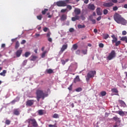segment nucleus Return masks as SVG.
<instances>
[{
    "instance_id": "nucleus-1",
    "label": "nucleus",
    "mask_w": 127,
    "mask_h": 127,
    "mask_svg": "<svg viewBox=\"0 0 127 127\" xmlns=\"http://www.w3.org/2000/svg\"><path fill=\"white\" fill-rule=\"evenodd\" d=\"M114 20L119 24H122V25H127V20L123 18L120 14L115 13L114 15Z\"/></svg>"
},
{
    "instance_id": "nucleus-2",
    "label": "nucleus",
    "mask_w": 127,
    "mask_h": 127,
    "mask_svg": "<svg viewBox=\"0 0 127 127\" xmlns=\"http://www.w3.org/2000/svg\"><path fill=\"white\" fill-rule=\"evenodd\" d=\"M36 99L38 102L40 101V99H42L44 100L46 98V97H48V93H45L43 92V91L41 89H37L36 92Z\"/></svg>"
},
{
    "instance_id": "nucleus-3",
    "label": "nucleus",
    "mask_w": 127,
    "mask_h": 127,
    "mask_svg": "<svg viewBox=\"0 0 127 127\" xmlns=\"http://www.w3.org/2000/svg\"><path fill=\"white\" fill-rule=\"evenodd\" d=\"M116 56H117V54L116 53V51L115 50H112L110 53L109 54L108 57H107V60H113L114 58H116Z\"/></svg>"
},
{
    "instance_id": "nucleus-4",
    "label": "nucleus",
    "mask_w": 127,
    "mask_h": 127,
    "mask_svg": "<svg viewBox=\"0 0 127 127\" xmlns=\"http://www.w3.org/2000/svg\"><path fill=\"white\" fill-rule=\"evenodd\" d=\"M95 75H96V71H90L87 74V77H86V81L87 82H89L90 80V79L91 78H93L94 77Z\"/></svg>"
},
{
    "instance_id": "nucleus-5",
    "label": "nucleus",
    "mask_w": 127,
    "mask_h": 127,
    "mask_svg": "<svg viewBox=\"0 0 127 127\" xmlns=\"http://www.w3.org/2000/svg\"><path fill=\"white\" fill-rule=\"evenodd\" d=\"M28 123L29 124H31L33 127H38V124H37V122H36V120L34 119H28Z\"/></svg>"
},
{
    "instance_id": "nucleus-6",
    "label": "nucleus",
    "mask_w": 127,
    "mask_h": 127,
    "mask_svg": "<svg viewBox=\"0 0 127 127\" xmlns=\"http://www.w3.org/2000/svg\"><path fill=\"white\" fill-rule=\"evenodd\" d=\"M35 101H36L34 100H28L26 102V106H27V107H31Z\"/></svg>"
},
{
    "instance_id": "nucleus-7",
    "label": "nucleus",
    "mask_w": 127,
    "mask_h": 127,
    "mask_svg": "<svg viewBox=\"0 0 127 127\" xmlns=\"http://www.w3.org/2000/svg\"><path fill=\"white\" fill-rule=\"evenodd\" d=\"M56 4L58 6H66V3L64 1H57Z\"/></svg>"
},
{
    "instance_id": "nucleus-8",
    "label": "nucleus",
    "mask_w": 127,
    "mask_h": 127,
    "mask_svg": "<svg viewBox=\"0 0 127 127\" xmlns=\"http://www.w3.org/2000/svg\"><path fill=\"white\" fill-rule=\"evenodd\" d=\"M22 54V49L21 48H20L19 50H18L16 52V57H20V55Z\"/></svg>"
},
{
    "instance_id": "nucleus-9",
    "label": "nucleus",
    "mask_w": 127,
    "mask_h": 127,
    "mask_svg": "<svg viewBox=\"0 0 127 127\" xmlns=\"http://www.w3.org/2000/svg\"><path fill=\"white\" fill-rule=\"evenodd\" d=\"M103 5L104 6H106V7H110V6H113L114 5V3H113L112 2L104 3L103 4Z\"/></svg>"
},
{
    "instance_id": "nucleus-10",
    "label": "nucleus",
    "mask_w": 127,
    "mask_h": 127,
    "mask_svg": "<svg viewBox=\"0 0 127 127\" xmlns=\"http://www.w3.org/2000/svg\"><path fill=\"white\" fill-rule=\"evenodd\" d=\"M118 102L121 105L122 107H123V108H126L127 107V105L124 101L122 100H118Z\"/></svg>"
},
{
    "instance_id": "nucleus-11",
    "label": "nucleus",
    "mask_w": 127,
    "mask_h": 127,
    "mask_svg": "<svg viewBox=\"0 0 127 127\" xmlns=\"http://www.w3.org/2000/svg\"><path fill=\"white\" fill-rule=\"evenodd\" d=\"M112 38H113L112 40V43L114 44V43H116L118 41V38L116 37V36L115 35H112L111 36Z\"/></svg>"
},
{
    "instance_id": "nucleus-12",
    "label": "nucleus",
    "mask_w": 127,
    "mask_h": 127,
    "mask_svg": "<svg viewBox=\"0 0 127 127\" xmlns=\"http://www.w3.org/2000/svg\"><path fill=\"white\" fill-rule=\"evenodd\" d=\"M80 19V16L78 15H75L74 17L71 18L72 21H76V20H79Z\"/></svg>"
},
{
    "instance_id": "nucleus-13",
    "label": "nucleus",
    "mask_w": 127,
    "mask_h": 127,
    "mask_svg": "<svg viewBox=\"0 0 127 127\" xmlns=\"http://www.w3.org/2000/svg\"><path fill=\"white\" fill-rule=\"evenodd\" d=\"M81 79H80V77H79V75H77L75 78L73 79V83L76 84L77 82H80Z\"/></svg>"
},
{
    "instance_id": "nucleus-14",
    "label": "nucleus",
    "mask_w": 127,
    "mask_h": 127,
    "mask_svg": "<svg viewBox=\"0 0 127 127\" xmlns=\"http://www.w3.org/2000/svg\"><path fill=\"white\" fill-rule=\"evenodd\" d=\"M67 47H68V45H64L61 49V52H64L66 49H67Z\"/></svg>"
},
{
    "instance_id": "nucleus-15",
    "label": "nucleus",
    "mask_w": 127,
    "mask_h": 127,
    "mask_svg": "<svg viewBox=\"0 0 127 127\" xmlns=\"http://www.w3.org/2000/svg\"><path fill=\"white\" fill-rule=\"evenodd\" d=\"M61 21H64V20H66L67 19V15L66 14H63L61 16L60 18Z\"/></svg>"
},
{
    "instance_id": "nucleus-16",
    "label": "nucleus",
    "mask_w": 127,
    "mask_h": 127,
    "mask_svg": "<svg viewBox=\"0 0 127 127\" xmlns=\"http://www.w3.org/2000/svg\"><path fill=\"white\" fill-rule=\"evenodd\" d=\"M95 5L93 4H89L88 6V8L90 10H95Z\"/></svg>"
},
{
    "instance_id": "nucleus-17",
    "label": "nucleus",
    "mask_w": 127,
    "mask_h": 127,
    "mask_svg": "<svg viewBox=\"0 0 127 127\" xmlns=\"http://www.w3.org/2000/svg\"><path fill=\"white\" fill-rule=\"evenodd\" d=\"M74 13L76 14V15H79V14L81 13V10L79 8H75L74 9Z\"/></svg>"
},
{
    "instance_id": "nucleus-18",
    "label": "nucleus",
    "mask_w": 127,
    "mask_h": 127,
    "mask_svg": "<svg viewBox=\"0 0 127 127\" xmlns=\"http://www.w3.org/2000/svg\"><path fill=\"white\" fill-rule=\"evenodd\" d=\"M113 120L116 122V123H121V119L118 117V116H116L113 118Z\"/></svg>"
},
{
    "instance_id": "nucleus-19",
    "label": "nucleus",
    "mask_w": 127,
    "mask_h": 127,
    "mask_svg": "<svg viewBox=\"0 0 127 127\" xmlns=\"http://www.w3.org/2000/svg\"><path fill=\"white\" fill-rule=\"evenodd\" d=\"M13 114L14 115H15V116H19L20 113H19L18 109H14L13 110Z\"/></svg>"
},
{
    "instance_id": "nucleus-20",
    "label": "nucleus",
    "mask_w": 127,
    "mask_h": 127,
    "mask_svg": "<svg viewBox=\"0 0 127 127\" xmlns=\"http://www.w3.org/2000/svg\"><path fill=\"white\" fill-rule=\"evenodd\" d=\"M46 72L47 74H52L54 73V71H53V70L51 68L46 69Z\"/></svg>"
},
{
    "instance_id": "nucleus-21",
    "label": "nucleus",
    "mask_w": 127,
    "mask_h": 127,
    "mask_svg": "<svg viewBox=\"0 0 127 127\" xmlns=\"http://www.w3.org/2000/svg\"><path fill=\"white\" fill-rule=\"evenodd\" d=\"M117 114H119V115H120V116H122V117H124V116H126V114L125 113V112H124V111H118Z\"/></svg>"
},
{
    "instance_id": "nucleus-22",
    "label": "nucleus",
    "mask_w": 127,
    "mask_h": 127,
    "mask_svg": "<svg viewBox=\"0 0 127 127\" xmlns=\"http://www.w3.org/2000/svg\"><path fill=\"white\" fill-rule=\"evenodd\" d=\"M18 101H19V97H17L16 99H14L11 102V104H15V103H16V102H18Z\"/></svg>"
},
{
    "instance_id": "nucleus-23",
    "label": "nucleus",
    "mask_w": 127,
    "mask_h": 127,
    "mask_svg": "<svg viewBox=\"0 0 127 127\" xmlns=\"http://www.w3.org/2000/svg\"><path fill=\"white\" fill-rule=\"evenodd\" d=\"M96 12L98 15H102V13L101 12V10L100 9V8H97Z\"/></svg>"
},
{
    "instance_id": "nucleus-24",
    "label": "nucleus",
    "mask_w": 127,
    "mask_h": 127,
    "mask_svg": "<svg viewBox=\"0 0 127 127\" xmlns=\"http://www.w3.org/2000/svg\"><path fill=\"white\" fill-rule=\"evenodd\" d=\"M31 61H35V60H36L37 57L36 56H32L31 57Z\"/></svg>"
},
{
    "instance_id": "nucleus-25",
    "label": "nucleus",
    "mask_w": 127,
    "mask_h": 127,
    "mask_svg": "<svg viewBox=\"0 0 127 127\" xmlns=\"http://www.w3.org/2000/svg\"><path fill=\"white\" fill-rule=\"evenodd\" d=\"M38 113L39 116H42V115H44V113L43 112V110H38Z\"/></svg>"
},
{
    "instance_id": "nucleus-26",
    "label": "nucleus",
    "mask_w": 127,
    "mask_h": 127,
    "mask_svg": "<svg viewBox=\"0 0 127 127\" xmlns=\"http://www.w3.org/2000/svg\"><path fill=\"white\" fill-rule=\"evenodd\" d=\"M5 74H6V71L5 70H3L2 72L0 73V75L1 76H3V77L5 76Z\"/></svg>"
},
{
    "instance_id": "nucleus-27",
    "label": "nucleus",
    "mask_w": 127,
    "mask_h": 127,
    "mask_svg": "<svg viewBox=\"0 0 127 127\" xmlns=\"http://www.w3.org/2000/svg\"><path fill=\"white\" fill-rule=\"evenodd\" d=\"M77 27L79 29L85 28L86 27V26L85 25L78 24Z\"/></svg>"
},
{
    "instance_id": "nucleus-28",
    "label": "nucleus",
    "mask_w": 127,
    "mask_h": 127,
    "mask_svg": "<svg viewBox=\"0 0 127 127\" xmlns=\"http://www.w3.org/2000/svg\"><path fill=\"white\" fill-rule=\"evenodd\" d=\"M47 11H48V9L47 8H45L44 10L42 11V14L44 15V14H46V12H47Z\"/></svg>"
},
{
    "instance_id": "nucleus-29",
    "label": "nucleus",
    "mask_w": 127,
    "mask_h": 127,
    "mask_svg": "<svg viewBox=\"0 0 127 127\" xmlns=\"http://www.w3.org/2000/svg\"><path fill=\"white\" fill-rule=\"evenodd\" d=\"M19 42L18 41H17L16 42V44H15V49H17V48H18V47H19Z\"/></svg>"
},
{
    "instance_id": "nucleus-30",
    "label": "nucleus",
    "mask_w": 127,
    "mask_h": 127,
    "mask_svg": "<svg viewBox=\"0 0 127 127\" xmlns=\"http://www.w3.org/2000/svg\"><path fill=\"white\" fill-rule=\"evenodd\" d=\"M111 91L113 92V93H119V91H118V89L117 88H113L111 90Z\"/></svg>"
},
{
    "instance_id": "nucleus-31",
    "label": "nucleus",
    "mask_w": 127,
    "mask_h": 127,
    "mask_svg": "<svg viewBox=\"0 0 127 127\" xmlns=\"http://www.w3.org/2000/svg\"><path fill=\"white\" fill-rule=\"evenodd\" d=\"M72 48L74 50H77V49L78 48V45H77V44H74L72 46Z\"/></svg>"
},
{
    "instance_id": "nucleus-32",
    "label": "nucleus",
    "mask_w": 127,
    "mask_h": 127,
    "mask_svg": "<svg viewBox=\"0 0 127 127\" xmlns=\"http://www.w3.org/2000/svg\"><path fill=\"white\" fill-rule=\"evenodd\" d=\"M90 21H92L93 24H96V20L92 19L91 17L89 18Z\"/></svg>"
},
{
    "instance_id": "nucleus-33",
    "label": "nucleus",
    "mask_w": 127,
    "mask_h": 127,
    "mask_svg": "<svg viewBox=\"0 0 127 127\" xmlns=\"http://www.w3.org/2000/svg\"><path fill=\"white\" fill-rule=\"evenodd\" d=\"M53 118L54 119H59V115H58V114H55L53 116Z\"/></svg>"
},
{
    "instance_id": "nucleus-34",
    "label": "nucleus",
    "mask_w": 127,
    "mask_h": 127,
    "mask_svg": "<svg viewBox=\"0 0 127 127\" xmlns=\"http://www.w3.org/2000/svg\"><path fill=\"white\" fill-rule=\"evenodd\" d=\"M30 54H31V53L29 52H26L24 55L25 57H26V58L28 57V56H29V55H30Z\"/></svg>"
},
{
    "instance_id": "nucleus-35",
    "label": "nucleus",
    "mask_w": 127,
    "mask_h": 127,
    "mask_svg": "<svg viewBox=\"0 0 127 127\" xmlns=\"http://www.w3.org/2000/svg\"><path fill=\"white\" fill-rule=\"evenodd\" d=\"M47 53V51H44L42 54L41 57L42 58H44L45 57L46 54Z\"/></svg>"
},
{
    "instance_id": "nucleus-36",
    "label": "nucleus",
    "mask_w": 127,
    "mask_h": 127,
    "mask_svg": "<svg viewBox=\"0 0 127 127\" xmlns=\"http://www.w3.org/2000/svg\"><path fill=\"white\" fill-rule=\"evenodd\" d=\"M101 95L102 97L105 96L106 95H107V92L106 91H102L101 92Z\"/></svg>"
},
{
    "instance_id": "nucleus-37",
    "label": "nucleus",
    "mask_w": 127,
    "mask_h": 127,
    "mask_svg": "<svg viewBox=\"0 0 127 127\" xmlns=\"http://www.w3.org/2000/svg\"><path fill=\"white\" fill-rule=\"evenodd\" d=\"M120 44H121V41H117L116 43H115V46H119L120 45Z\"/></svg>"
},
{
    "instance_id": "nucleus-38",
    "label": "nucleus",
    "mask_w": 127,
    "mask_h": 127,
    "mask_svg": "<svg viewBox=\"0 0 127 127\" xmlns=\"http://www.w3.org/2000/svg\"><path fill=\"white\" fill-rule=\"evenodd\" d=\"M104 39H108L109 38V34H106L103 36Z\"/></svg>"
},
{
    "instance_id": "nucleus-39",
    "label": "nucleus",
    "mask_w": 127,
    "mask_h": 127,
    "mask_svg": "<svg viewBox=\"0 0 127 127\" xmlns=\"http://www.w3.org/2000/svg\"><path fill=\"white\" fill-rule=\"evenodd\" d=\"M37 18L39 20H41L42 19V15H40L37 16Z\"/></svg>"
},
{
    "instance_id": "nucleus-40",
    "label": "nucleus",
    "mask_w": 127,
    "mask_h": 127,
    "mask_svg": "<svg viewBox=\"0 0 127 127\" xmlns=\"http://www.w3.org/2000/svg\"><path fill=\"white\" fill-rule=\"evenodd\" d=\"M75 91L76 92H81V91H82V88L81 87L77 88L75 89Z\"/></svg>"
},
{
    "instance_id": "nucleus-41",
    "label": "nucleus",
    "mask_w": 127,
    "mask_h": 127,
    "mask_svg": "<svg viewBox=\"0 0 127 127\" xmlns=\"http://www.w3.org/2000/svg\"><path fill=\"white\" fill-rule=\"evenodd\" d=\"M5 124L6 125H10V121L8 120H6L5 121Z\"/></svg>"
},
{
    "instance_id": "nucleus-42",
    "label": "nucleus",
    "mask_w": 127,
    "mask_h": 127,
    "mask_svg": "<svg viewBox=\"0 0 127 127\" xmlns=\"http://www.w3.org/2000/svg\"><path fill=\"white\" fill-rule=\"evenodd\" d=\"M72 86L73 84H71L69 87H68V90H69V91H72Z\"/></svg>"
},
{
    "instance_id": "nucleus-43",
    "label": "nucleus",
    "mask_w": 127,
    "mask_h": 127,
    "mask_svg": "<svg viewBox=\"0 0 127 127\" xmlns=\"http://www.w3.org/2000/svg\"><path fill=\"white\" fill-rule=\"evenodd\" d=\"M99 46L100 48H103L104 47V44L100 43L99 44Z\"/></svg>"
},
{
    "instance_id": "nucleus-44",
    "label": "nucleus",
    "mask_w": 127,
    "mask_h": 127,
    "mask_svg": "<svg viewBox=\"0 0 127 127\" xmlns=\"http://www.w3.org/2000/svg\"><path fill=\"white\" fill-rule=\"evenodd\" d=\"M61 62H62V64H63V65H65V64H66V62L64 60H62L61 61Z\"/></svg>"
},
{
    "instance_id": "nucleus-45",
    "label": "nucleus",
    "mask_w": 127,
    "mask_h": 127,
    "mask_svg": "<svg viewBox=\"0 0 127 127\" xmlns=\"http://www.w3.org/2000/svg\"><path fill=\"white\" fill-rule=\"evenodd\" d=\"M82 52L83 54H84V55H86V54H87V50H82Z\"/></svg>"
},
{
    "instance_id": "nucleus-46",
    "label": "nucleus",
    "mask_w": 127,
    "mask_h": 127,
    "mask_svg": "<svg viewBox=\"0 0 127 127\" xmlns=\"http://www.w3.org/2000/svg\"><path fill=\"white\" fill-rule=\"evenodd\" d=\"M118 6H115L114 7H113V10L114 11H116V10H118Z\"/></svg>"
},
{
    "instance_id": "nucleus-47",
    "label": "nucleus",
    "mask_w": 127,
    "mask_h": 127,
    "mask_svg": "<svg viewBox=\"0 0 127 127\" xmlns=\"http://www.w3.org/2000/svg\"><path fill=\"white\" fill-rule=\"evenodd\" d=\"M25 43H26V41L25 40H23L21 42V44L23 45V44H25Z\"/></svg>"
},
{
    "instance_id": "nucleus-48",
    "label": "nucleus",
    "mask_w": 127,
    "mask_h": 127,
    "mask_svg": "<svg viewBox=\"0 0 127 127\" xmlns=\"http://www.w3.org/2000/svg\"><path fill=\"white\" fill-rule=\"evenodd\" d=\"M104 14H108V10L104 9L103 11Z\"/></svg>"
},
{
    "instance_id": "nucleus-49",
    "label": "nucleus",
    "mask_w": 127,
    "mask_h": 127,
    "mask_svg": "<svg viewBox=\"0 0 127 127\" xmlns=\"http://www.w3.org/2000/svg\"><path fill=\"white\" fill-rule=\"evenodd\" d=\"M67 8L69 9V10H71V9H72V6L71 5H68L67 6Z\"/></svg>"
},
{
    "instance_id": "nucleus-50",
    "label": "nucleus",
    "mask_w": 127,
    "mask_h": 127,
    "mask_svg": "<svg viewBox=\"0 0 127 127\" xmlns=\"http://www.w3.org/2000/svg\"><path fill=\"white\" fill-rule=\"evenodd\" d=\"M26 63H27V60L24 61V62L23 63V65L24 66H25V65H26Z\"/></svg>"
},
{
    "instance_id": "nucleus-51",
    "label": "nucleus",
    "mask_w": 127,
    "mask_h": 127,
    "mask_svg": "<svg viewBox=\"0 0 127 127\" xmlns=\"http://www.w3.org/2000/svg\"><path fill=\"white\" fill-rule=\"evenodd\" d=\"M50 35H51V33H50V32H49L47 34V37H50Z\"/></svg>"
},
{
    "instance_id": "nucleus-52",
    "label": "nucleus",
    "mask_w": 127,
    "mask_h": 127,
    "mask_svg": "<svg viewBox=\"0 0 127 127\" xmlns=\"http://www.w3.org/2000/svg\"><path fill=\"white\" fill-rule=\"evenodd\" d=\"M47 30H48V28H47V27H45V28L43 29V31H44L45 32H47Z\"/></svg>"
},
{
    "instance_id": "nucleus-53",
    "label": "nucleus",
    "mask_w": 127,
    "mask_h": 127,
    "mask_svg": "<svg viewBox=\"0 0 127 127\" xmlns=\"http://www.w3.org/2000/svg\"><path fill=\"white\" fill-rule=\"evenodd\" d=\"M64 1L65 3V6L67 5V3H69V0H65Z\"/></svg>"
},
{
    "instance_id": "nucleus-54",
    "label": "nucleus",
    "mask_w": 127,
    "mask_h": 127,
    "mask_svg": "<svg viewBox=\"0 0 127 127\" xmlns=\"http://www.w3.org/2000/svg\"><path fill=\"white\" fill-rule=\"evenodd\" d=\"M69 32H74V28H70L69 29Z\"/></svg>"
},
{
    "instance_id": "nucleus-55",
    "label": "nucleus",
    "mask_w": 127,
    "mask_h": 127,
    "mask_svg": "<svg viewBox=\"0 0 127 127\" xmlns=\"http://www.w3.org/2000/svg\"><path fill=\"white\" fill-rule=\"evenodd\" d=\"M111 1L114 3H117L118 2V0H111Z\"/></svg>"
},
{
    "instance_id": "nucleus-56",
    "label": "nucleus",
    "mask_w": 127,
    "mask_h": 127,
    "mask_svg": "<svg viewBox=\"0 0 127 127\" xmlns=\"http://www.w3.org/2000/svg\"><path fill=\"white\" fill-rule=\"evenodd\" d=\"M67 11V9H63L61 10V12H66V11Z\"/></svg>"
},
{
    "instance_id": "nucleus-57",
    "label": "nucleus",
    "mask_w": 127,
    "mask_h": 127,
    "mask_svg": "<svg viewBox=\"0 0 127 127\" xmlns=\"http://www.w3.org/2000/svg\"><path fill=\"white\" fill-rule=\"evenodd\" d=\"M102 18V17H101V16H99L98 18H97V21H100V20H101V19Z\"/></svg>"
},
{
    "instance_id": "nucleus-58",
    "label": "nucleus",
    "mask_w": 127,
    "mask_h": 127,
    "mask_svg": "<svg viewBox=\"0 0 127 127\" xmlns=\"http://www.w3.org/2000/svg\"><path fill=\"white\" fill-rule=\"evenodd\" d=\"M123 35H127V32L126 31H123L122 32Z\"/></svg>"
},
{
    "instance_id": "nucleus-59",
    "label": "nucleus",
    "mask_w": 127,
    "mask_h": 127,
    "mask_svg": "<svg viewBox=\"0 0 127 127\" xmlns=\"http://www.w3.org/2000/svg\"><path fill=\"white\" fill-rule=\"evenodd\" d=\"M49 127H57V126H56V125H49Z\"/></svg>"
},
{
    "instance_id": "nucleus-60",
    "label": "nucleus",
    "mask_w": 127,
    "mask_h": 127,
    "mask_svg": "<svg viewBox=\"0 0 127 127\" xmlns=\"http://www.w3.org/2000/svg\"><path fill=\"white\" fill-rule=\"evenodd\" d=\"M120 125H118V123H116L115 125L113 126V127H119Z\"/></svg>"
},
{
    "instance_id": "nucleus-61",
    "label": "nucleus",
    "mask_w": 127,
    "mask_h": 127,
    "mask_svg": "<svg viewBox=\"0 0 127 127\" xmlns=\"http://www.w3.org/2000/svg\"><path fill=\"white\" fill-rule=\"evenodd\" d=\"M35 36H36V37H39V36H40V34L36 33Z\"/></svg>"
},
{
    "instance_id": "nucleus-62",
    "label": "nucleus",
    "mask_w": 127,
    "mask_h": 127,
    "mask_svg": "<svg viewBox=\"0 0 127 127\" xmlns=\"http://www.w3.org/2000/svg\"><path fill=\"white\" fill-rule=\"evenodd\" d=\"M48 40L49 41V42H52V38H48Z\"/></svg>"
},
{
    "instance_id": "nucleus-63",
    "label": "nucleus",
    "mask_w": 127,
    "mask_h": 127,
    "mask_svg": "<svg viewBox=\"0 0 127 127\" xmlns=\"http://www.w3.org/2000/svg\"><path fill=\"white\" fill-rule=\"evenodd\" d=\"M76 54L79 55L80 54V50H78L76 51Z\"/></svg>"
},
{
    "instance_id": "nucleus-64",
    "label": "nucleus",
    "mask_w": 127,
    "mask_h": 127,
    "mask_svg": "<svg viewBox=\"0 0 127 127\" xmlns=\"http://www.w3.org/2000/svg\"><path fill=\"white\" fill-rule=\"evenodd\" d=\"M84 3H88V2H89V0H85L84 1Z\"/></svg>"
}]
</instances>
